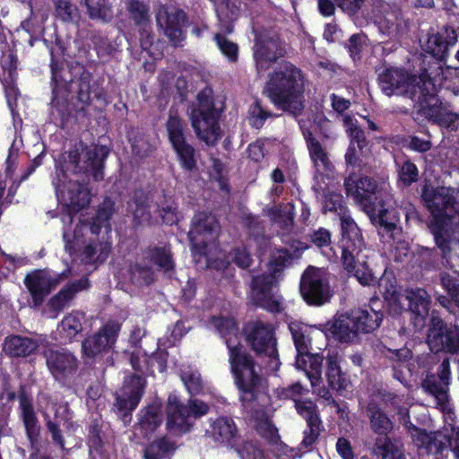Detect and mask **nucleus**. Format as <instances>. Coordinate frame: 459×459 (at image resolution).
Returning a JSON list of instances; mask_svg holds the SVG:
<instances>
[{"label": "nucleus", "mask_w": 459, "mask_h": 459, "mask_svg": "<svg viewBox=\"0 0 459 459\" xmlns=\"http://www.w3.org/2000/svg\"><path fill=\"white\" fill-rule=\"evenodd\" d=\"M212 326L221 333L230 351V363L239 390V398L244 408L250 412L255 421L256 429L263 432L274 429L269 419L273 412L271 398L264 391V379L256 373L254 363L249 356L237 343L238 327L230 317H214Z\"/></svg>", "instance_id": "f257e3e1"}, {"label": "nucleus", "mask_w": 459, "mask_h": 459, "mask_svg": "<svg viewBox=\"0 0 459 459\" xmlns=\"http://www.w3.org/2000/svg\"><path fill=\"white\" fill-rule=\"evenodd\" d=\"M108 152L103 146L89 149L80 144L75 150L61 155L53 184L63 206L78 211L90 204V192L81 181L88 178V173H91L95 180L103 178L102 161Z\"/></svg>", "instance_id": "f03ea898"}, {"label": "nucleus", "mask_w": 459, "mask_h": 459, "mask_svg": "<svg viewBox=\"0 0 459 459\" xmlns=\"http://www.w3.org/2000/svg\"><path fill=\"white\" fill-rule=\"evenodd\" d=\"M379 83L385 95L407 96L418 105L424 115L430 117H437V86L426 71L416 76L401 68H388L379 75Z\"/></svg>", "instance_id": "7ed1b4c3"}, {"label": "nucleus", "mask_w": 459, "mask_h": 459, "mask_svg": "<svg viewBox=\"0 0 459 459\" xmlns=\"http://www.w3.org/2000/svg\"><path fill=\"white\" fill-rule=\"evenodd\" d=\"M114 211V203L106 199L98 210L96 222L76 224L74 230L70 229L74 221L70 212L64 215L62 221L65 224L63 237L65 249L70 254L82 251L86 262L104 261L109 254L110 245L107 241H96V238L100 230V224L107 222Z\"/></svg>", "instance_id": "20e7f679"}, {"label": "nucleus", "mask_w": 459, "mask_h": 459, "mask_svg": "<svg viewBox=\"0 0 459 459\" xmlns=\"http://www.w3.org/2000/svg\"><path fill=\"white\" fill-rule=\"evenodd\" d=\"M383 404L388 410L397 411L399 421L405 427L414 444L424 448L427 453L437 454L441 452L447 445L453 451L455 459H459V428L453 427L450 435L437 431L427 433L415 427L409 417V407L412 404L410 398L405 395H397L386 393L382 395Z\"/></svg>", "instance_id": "39448f33"}, {"label": "nucleus", "mask_w": 459, "mask_h": 459, "mask_svg": "<svg viewBox=\"0 0 459 459\" xmlns=\"http://www.w3.org/2000/svg\"><path fill=\"white\" fill-rule=\"evenodd\" d=\"M267 91L272 102L279 108L297 114L303 108L301 71L289 62L281 64L270 76Z\"/></svg>", "instance_id": "423d86ee"}, {"label": "nucleus", "mask_w": 459, "mask_h": 459, "mask_svg": "<svg viewBox=\"0 0 459 459\" xmlns=\"http://www.w3.org/2000/svg\"><path fill=\"white\" fill-rule=\"evenodd\" d=\"M341 227L342 259L344 268L362 285L373 284L375 278L366 266L364 257L361 255L364 241L359 227L350 216L345 214L341 218Z\"/></svg>", "instance_id": "0eeeda50"}, {"label": "nucleus", "mask_w": 459, "mask_h": 459, "mask_svg": "<svg viewBox=\"0 0 459 459\" xmlns=\"http://www.w3.org/2000/svg\"><path fill=\"white\" fill-rule=\"evenodd\" d=\"M457 192L450 187H431L426 186L422 192V198L426 206L434 217L435 223L432 225V233L438 247L446 255L449 249V233L445 228L446 219L453 216L455 212V200Z\"/></svg>", "instance_id": "6e6552de"}, {"label": "nucleus", "mask_w": 459, "mask_h": 459, "mask_svg": "<svg viewBox=\"0 0 459 459\" xmlns=\"http://www.w3.org/2000/svg\"><path fill=\"white\" fill-rule=\"evenodd\" d=\"M291 256L285 249H277L271 255L267 274L255 275L253 278L251 297L258 306L271 312L281 308L280 298L276 294V282L280 273L290 260Z\"/></svg>", "instance_id": "1a4fd4ad"}, {"label": "nucleus", "mask_w": 459, "mask_h": 459, "mask_svg": "<svg viewBox=\"0 0 459 459\" xmlns=\"http://www.w3.org/2000/svg\"><path fill=\"white\" fill-rule=\"evenodd\" d=\"M379 289L383 293L390 311L399 314L410 310L415 315V325L421 327L429 314L430 297L423 289H410L398 291L395 285L387 278L379 281Z\"/></svg>", "instance_id": "9d476101"}, {"label": "nucleus", "mask_w": 459, "mask_h": 459, "mask_svg": "<svg viewBox=\"0 0 459 459\" xmlns=\"http://www.w3.org/2000/svg\"><path fill=\"white\" fill-rule=\"evenodd\" d=\"M219 232L220 226L214 216L204 212L195 216L188 237L196 263H202L201 259L204 258L207 267L220 268L212 258V251L217 249L216 240Z\"/></svg>", "instance_id": "9b49d317"}, {"label": "nucleus", "mask_w": 459, "mask_h": 459, "mask_svg": "<svg viewBox=\"0 0 459 459\" xmlns=\"http://www.w3.org/2000/svg\"><path fill=\"white\" fill-rule=\"evenodd\" d=\"M192 126L198 138L209 145H213L221 137L218 125L219 113L213 108L209 92L202 91L197 97V105L191 112Z\"/></svg>", "instance_id": "f8f14e48"}, {"label": "nucleus", "mask_w": 459, "mask_h": 459, "mask_svg": "<svg viewBox=\"0 0 459 459\" xmlns=\"http://www.w3.org/2000/svg\"><path fill=\"white\" fill-rule=\"evenodd\" d=\"M297 350L296 367L305 372L313 387L321 382L323 358L309 352L308 327L299 323L289 325Z\"/></svg>", "instance_id": "ddd939ff"}, {"label": "nucleus", "mask_w": 459, "mask_h": 459, "mask_svg": "<svg viewBox=\"0 0 459 459\" xmlns=\"http://www.w3.org/2000/svg\"><path fill=\"white\" fill-rule=\"evenodd\" d=\"M209 411V406L201 400L190 399L187 404L179 403L176 395H169L167 405V429L174 434L190 430L194 421Z\"/></svg>", "instance_id": "4468645a"}, {"label": "nucleus", "mask_w": 459, "mask_h": 459, "mask_svg": "<svg viewBox=\"0 0 459 459\" xmlns=\"http://www.w3.org/2000/svg\"><path fill=\"white\" fill-rule=\"evenodd\" d=\"M371 429L379 435L376 439L373 452L382 459H405L402 446L393 442L386 434L394 428L393 421L375 403H369L367 408Z\"/></svg>", "instance_id": "2eb2a0df"}, {"label": "nucleus", "mask_w": 459, "mask_h": 459, "mask_svg": "<svg viewBox=\"0 0 459 459\" xmlns=\"http://www.w3.org/2000/svg\"><path fill=\"white\" fill-rule=\"evenodd\" d=\"M245 333L252 349L258 354L269 357L272 367L278 368L276 341L272 326L260 321L250 323L246 326Z\"/></svg>", "instance_id": "dca6fc26"}, {"label": "nucleus", "mask_w": 459, "mask_h": 459, "mask_svg": "<svg viewBox=\"0 0 459 459\" xmlns=\"http://www.w3.org/2000/svg\"><path fill=\"white\" fill-rule=\"evenodd\" d=\"M300 293L307 303L315 306L325 304L330 294L326 273L325 270L308 267L300 281Z\"/></svg>", "instance_id": "f3484780"}, {"label": "nucleus", "mask_w": 459, "mask_h": 459, "mask_svg": "<svg viewBox=\"0 0 459 459\" xmlns=\"http://www.w3.org/2000/svg\"><path fill=\"white\" fill-rule=\"evenodd\" d=\"M119 331L120 325L117 322L109 321L97 333L88 336L82 342V352L84 359H98L109 351L117 342Z\"/></svg>", "instance_id": "a211bd4d"}, {"label": "nucleus", "mask_w": 459, "mask_h": 459, "mask_svg": "<svg viewBox=\"0 0 459 459\" xmlns=\"http://www.w3.org/2000/svg\"><path fill=\"white\" fill-rule=\"evenodd\" d=\"M428 343L433 352L446 351L450 353L459 352V328L447 326L437 316L431 319Z\"/></svg>", "instance_id": "6ab92c4d"}, {"label": "nucleus", "mask_w": 459, "mask_h": 459, "mask_svg": "<svg viewBox=\"0 0 459 459\" xmlns=\"http://www.w3.org/2000/svg\"><path fill=\"white\" fill-rule=\"evenodd\" d=\"M167 132L183 168L193 170L195 167V150L186 143L182 121L172 113L167 122Z\"/></svg>", "instance_id": "aec40b11"}, {"label": "nucleus", "mask_w": 459, "mask_h": 459, "mask_svg": "<svg viewBox=\"0 0 459 459\" xmlns=\"http://www.w3.org/2000/svg\"><path fill=\"white\" fill-rule=\"evenodd\" d=\"M286 53L282 43L274 37L261 34L256 37L254 46V59L257 71L265 72L271 65Z\"/></svg>", "instance_id": "412c9836"}, {"label": "nucleus", "mask_w": 459, "mask_h": 459, "mask_svg": "<svg viewBox=\"0 0 459 459\" xmlns=\"http://www.w3.org/2000/svg\"><path fill=\"white\" fill-rule=\"evenodd\" d=\"M156 21L172 44L176 46L183 40L182 28L186 22L183 11L172 6L161 5L158 9Z\"/></svg>", "instance_id": "4be33fe9"}, {"label": "nucleus", "mask_w": 459, "mask_h": 459, "mask_svg": "<svg viewBox=\"0 0 459 459\" xmlns=\"http://www.w3.org/2000/svg\"><path fill=\"white\" fill-rule=\"evenodd\" d=\"M145 386V380L139 375L126 378L123 387L117 394V410L123 413L124 421H127V416L133 411L138 405L143 389Z\"/></svg>", "instance_id": "5701e85b"}, {"label": "nucleus", "mask_w": 459, "mask_h": 459, "mask_svg": "<svg viewBox=\"0 0 459 459\" xmlns=\"http://www.w3.org/2000/svg\"><path fill=\"white\" fill-rule=\"evenodd\" d=\"M61 275L45 270H35L27 274L24 284L28 289L35 306H39L44 298L56 287Z\"/></svg>", "instance_id": "b1692460"}, {"label": "nucleus", "mask_w": 459, "mask_h": 459, "mask_svg": "<svg viewBox=\"0 0 459 459\" xmlns=\"http://www.w3.org/2000/svg\"><path fill=\"white\" fill-rule=\"evenodd\" d=\"M449 379L450 362L448 359H446L439 367L438 377L428 376L422 383V388L436 398L437 404L443 410L448 409Z\"/></svg>", "instance_id": "393cba45"}, {"label": "nucleus", "mask_w": 459, "mask_h": 459, "mask_svg": "<svg viewBox=\"0 0 459 459\" xmlns=\"http://www.w3.org/2000/svg\"><path fill=\"white\" fill-rule=\"evenodd\" d=\"M338 183L339 181L335 176L330 177V179L325 178L323 175L315 176V184L313 187L318 196H321V202L325 212H337L340 210L342 212L343 211L342 195L340 193L333 191L335 185Z\"/></svg>", "instance_id": "a878e982"}, {"label": "nucleus", "mask_w": 459, "mask_h": 459, "mask_svg": "<svg viewBox=\"0 0 459 459\" xmlns=\"http://www.w3.org/2000/svg\"><path fill=\"white\" fill-rule=\"evenodd\" d=\"M300 127L307 140L311 160L316 169V176L323 175L325 178L330 179V177H333L334 173L328 153L320 143L313 136L312 132L305 128V124H300Z\"/></svg>", "instance_id": "bb28decb"}, {"label": "nucleus", "mask_w": 459, "mask_h": 459, "mask_svg": "<svg viewBox=\"0 0 459 459\" xmlns=\"http://www.w3.org/2000/svg\"><path fill=\"white\" fill-rule=\"evenodd\" d=\"M46 357L48 368L56 379H64L77 368L76 358L67 351H49Z\"/></svg>", "instance_id": "cd10ccee"}, {"label": "nucleus", "mask_w": 459, "mask_h": 459, "mask_svg": "<svg viewBox=\"0 0 459 459\" xmlns=\"http://www.w3.org/2000/svg\"><path fill=\"white\" fill-rule=\"evenodd\" d=\"M378 212V222H379V235L385 239V241L392 240L395 249H398V245H401V248L404 250L403 255L407 254V245L401 242L402 230L397 226L398 217L394 212H389L386 209H380Z\"/></svg>", "instance_id": "c85d7f7f"}, {"label": "nucleus", "mask_w": 459, "mask_h": 459, "mask_svg": "<svg viewBox=\"0 0 459 459\" xmlns=\"http://www.w3.org/2000/svg\"><path fill=\"white\" fill-rule=\"evenodd\" d=\"M456 32L454 29L444 28L429 37L426 51L437 59L444 60L448 56V48L455 44Z\"/></svg>", "instance_id": "c756f323"}, {"label": "nucleus", "mask_w": 459, "mask_h": 459, "mask_svg": "<svg viewBox=\"0 0 459 459\" xmlns=\"http://www.w3.org/2000/svg\"><path fill=\"white\" fill-rule=\"evenodd\" d=\"M342 357L337 352L328 353L326 357L325 376L329 385L335 390H345L350 385V379L342 369Z\"/></svg>", "instance_id": "7c9ffc66"}, {"label": "nucleus", "mask_w": 459, "mask_h": 459, "mask_svg": "<svg viewBox=\"0 0 459 459\" xmlns=\"http://www.w3.org/2000/svg\"><path fill=\"white\" fill-rule=\"evenodd\" d=\"M161 423V403L154 402L138 414V423L135 433L148 437Z\"/></svg>", "instance_id": "2f4dec72"}, {"label": "nucleus", "mask_w": 459, "mask_h": 459, "mask_svg": "<svg viewBox=\"0 0 459 459\" xmlns=\"http://www.w3.org/2000/svg\"><path fill=\"white\" fill-rule=\"evenodd\" d=\"M350 314L359 333L375 331L382 321V314L371 307L353 309Z\"/></svg>", "instance_id": "473e14b6"}, {"label": "nucleus", "mask_w": 459, "mask_h": 459, "mask_svg": "<svg viewBox=\"0 0 459 459\" xmlns=\"http://www.w3.org/2000/svg\"><path fill=\"white\" fill-rule=\"evenodd\" d=\"M331 332L342 342H354L359 334L350 313L335 318L331 325Z\"/></svg>", "instance_id": "72a5a7b5"}, {"label": "nucleus", "mask_w": 459, "mask_h": 459, "mask_svg": "<svg viewBox=\"0 0 459 459\" xmlns=\"http://www.w3.org/2000/svg\"><path fill=\"white\" fill-rule=\"evenodd\" d=\"M344 186L348 195L361 200L368 199L377 192L376 182L368 177L360 178L358 180L354 176H349L344 180Z\"/></svg>", "instance_id": "f704fd0d"}, {"label": "nucleus", "mask_w": 459, "mask_h": 459, "mask_svg": "<svg viewBox=\"0 0 459 459\" xmlns=\"http://www.w3.org/2000/svg\"><path fill=\"white\" fill-rule=\"evenodd\" d=\"M89 281L87 278H82L62 289L56 296H54L50 301L49 306L55 311H60L64 309L67 304L74 299V295L87 289Z\"/></svg>", "instance_id": "c9c22d12"}, {"label": "nucleus", "mask_w": 459, "mask_h": 459, "mask_svg": "<svg viewBox=\"0 0 459 459\" xmlns=\"http://www.w3.org/2000/svg\"><path fill=\"white\" fill-rule=\"evenodd\" d=\"M38 349L36 341L21 336L7 338L4 344V351L13 357H26Z\"/></svg>", "instance_id": "e433bc0d"}, {"label": "nucleus", "mask_w": 459, "mask_h": 459, "mask_svg": "<svg viewBox=\"0 0 459 459\" xmlns=\"http://www.w3.org/2000/svg\"><path fill=\"white\" fill-rule=\"evenodd\" d=\"M20 408L27 435L31 442L37 438L39 431L37 417L30 401L24 395L20 397Z\"/></svg>", "instance_id": "4c0bfd02"}, {"label": "nucleus", "mask_w": 459, "mask_h": 459, "mask_svg": "<svg viewBox=\"0 0 459 459\" xmlns=\"http://www.w3.org/2000/svg\"><path fill=\"white\" fill-rule=\"evenodd\" d=\"M84 315L80 312H73L66 316L58 327V333L65 341L73 340L82 330Z\"/></svg>", "instance_id": "58836bf2"}, {"label": "nucleus", "mask_w": 459, "mask_h": 459, "mask_svg": "<svg viewBox=\"0 0 459 459\" xmlns=\"http://www.w3.org/2000/svg\"><path fill=\"white\" fill-rule=\"evenodd\" d=\"M87 7L91 19L107 22L112 18V4L110 0H82Z\"/></svg>", "instance_id": "ea45409f"}, {"label": "nucleus", "mask_w": 459, "mask_h": 459, "mask_svg": "<svg viewBox=\"0 0 459 459\" xmlns=\"http://www.w3.org/2000/svg\"><path fill=\"white\" fill-rule=\"evenodd\" d=\"M210 432L215 440L227 441L235 435L236 426L232 420L221 417L212 424Z\"/></svg>", "instance_id": "a19ab883"}, {"label": "nucleus", "mask_w": 459, "mask_h": 459, "mask_svg": "<svg viewBox=\"0 0 459 459\" xmlns=\"http://www.w3.org/2000/svg\"><path fill=\"white\" fill-rule=\"evenodd\" d=\"M181 380L191 394H197L201 393L204 388V383L200 374L192 368H186L182 370Z\"/></svg>", "instance_id": "79ce46f5"}, {"label": "nucleus", "mask_w": 459, "mask_h": 459, "mask_svg": "<svg viewBox=\"0 0 459 459\" xmlns=\"http://www.w3.org/2000/svg\"><path fill=\"white\" fill-rule=\"evenodd\" d=\"M342 121L345 131L350 136L351 140L355 139L357 141L359 149L364 152L363 149L366 147V138L364 132L359 128L358 125V121L350 115H344Z\"/></svg>", "instance_id": "37998d69"}, {"label": "nucleus", "mask_w": 459, "mask_h": 459, "mask_svg": "<svg viewBox=\"0 0 459 459\" xmlns=\"http://www.w3.org/2000/svg\"><path fill=\"white\" fill-rule=\"evenodd\" d=\"M151 257L154 264L165 273H168L174 268V262L172 260L170 250L166 247L154 248L152 251Z\"/></svg>", "instance_id": "c03bdc74"}, {"label": "nucleus", "mask_w": 459, "mask_h": 459, "mask_svg": "<svg viewBox=\"0 0 459 459\" xmlns=\"http://www.w3.org/2000/svg\"><path fill=\"white\" fill-rule=\"evenodd\" d=\"M156 360L155 356L147 357V354L140 348H135L132 351L130 361L132 367L139 371H148L149 368L152 367L153 361Z\"/></svg>", "instance_id": "a18cd8bd"}, {"label": "nucleus", "mask_w": 459, "mask_h": 459, "mask_svg": "<svg viewBox=\"0 0 459 459\" xmlns=\"http://www.w3.org/2000/svg\"><path fill=\"white\" fill-rule=\"evenodd\" d=\"M56 15L64 22H72L77 15V9L70 0H52Z\"/></svg>", "instance_id": "49530a36"}, {"label": "nucleus", "mask_w": 459, "mask_h": 459, "mask_svg": "<svg viewBox=\"0 0 459 459\" xmlns=\"http://www.w3.org/2000/svg\"><path fill=\"white\" fill-rule=\"evenodd\" d=\"M174 449V445L167 439H160L152 443L144 453L145 459H159V457Z\"/></svg>", "instance_id": "de8ad7c7"}, {"label": "nucleus", "mask_w": 459, "mask_h": 459, "mask_svg": "<svg viewBox=\"0 0 459 459\" xmlns=\"http://www.w3.org/2000/svg\"><path fill=\"white\" fill-rule=\"evenodd\" d=\"M270 116L269 113H267L260 105L258 101H255L254 104H252L249 108L248 111V121L249 124L255 127L259 128L261 127L265 119Z\"/></svg>", "instance_id": "09e8293b"}, {"label": "nucleus", "mask_w": 459, "mask_h": 459, "mask_svg": "<svg viewBox=\"0 0 459 459\" xmlns=\"http://www.w3.org/2000/svg\"><path fill=\"white\" fill-rule=\"evenodd\" d=\"M294 218V206L288 203L281 206H276L273 211V220L277 222L288 226L291 224Z\"/></svg>", "instance_id": "8fccbe9b"}, {"label": "nucleus", "mask_w": 459, "mask_h": 459, "mask_svg": "<svg viewBox=\"0 0 459 459\" xmlns=\"http://www.w3.org/2000/svg\"><path fill=\"white\" fill-rule=\"evenodd\" d=\"M215 40L218 48L221 53L226 56L230 61H235L238 56V46L230 41L226 37L221 34L215 35Z\"/></svg>", "instance_id": "3c124183"}, {"label": "nucleus", "mask_w": 459, "mask_h": 459, "mask_svg": "<svg viewBox=\"0 0 459 459\" xmlns=\"http://www.w3.org/2000/svg\"><path fill=\"white\" fill-rule=\"evenodd\" d=\"M128 12L136 22H142L148 17V8L139 0H125Z\"/></svg>", "instance_id": "603ef678"}, {"label": "nucleus", "mask_w": 459, "mask_h": 459, "mask_svg": "<svg viewBox=\"0 0 459 459\" xmlns=\"http://www.w3.org/2000/svg\"><path fill=\"white\" fill-rule=\"evenodd\" d=\"M441 283L459 307V284L455 278L447 273H444L441 274Z\"/></svg>", "instance_id": "864d4df0"}, {"label": "nucleus", "mask_w": 459, "mask_h": 459, "mask_svg": "<svg viewBox=\"0 0 459 459\" xmlns=\"http://www.w3.org/2000/svg\"><path fill=\"white\" fill-rule=\"evenodd\" d=\"M364 152H362L358 145L357 141L355 139H351L350 142V145L345 153V160L347 164L353 165L357 161L359 160L360 157H366L369 152V148L368 146V143L366 142V147L363 149Z\"/></svg>", "instance_id": "5fc2aeb1"}, {"label": "nucleus", "mask_w": 459, "mask_h": 459, "mask_svg": "<svg viewBox=\"0 0 459 459\" xmlns=\"http://www.w3.org/2000/svg\"><path fill=\"white\" fill-rule=\"evenodd\" d=\"M295 404L299 414H300L307 422H308L309 420L319 419L314 403L310 401H296Z\"/></svg>", "instance_id": "6e6d98bb"}, {"label": "nucleus", "mask_w": 459, "mask_h": 459, "mask_svg": "<svg viewBox=\"0 0 459 459\" xmlns=\"http://www.w3.org/2000/svg\"><path fill=\"white\" fill-rule=\"evenodd\" d=\"M400 179L406 185H410L417 180L418 169L417 167L410 162L405 161L400 169Z\"/></svg>", "instance_id": "4d7b16f0"}, {"label": "nucleus", "mask_w": 459, "mask_h": 459, "mask_svg": "<svg viewBox=\"0 0 459 459\" xmlns=\"http://www.w3.org/2000/svg\"><path fill=\"white\" fill-rule=\"evenodd\" d=\"M242 459H263V452L254 443L247 442L238 451Z\"/></svg>", "instance_id": "13d9d810"}, {"label": "nucleus", "mask_w": 459, "mask_h": 459, "mask_svg": "<svg viewBox=\"0 0 459 459\" xmlns=\"http://www.w3.org/2000/svg\"><path fill=\"white\" fill-rule=\"evenodd\" d=\"M340 9L349 14L356 13L365 0H334Z\"/></svg>", "instance_id": "bf43d9fd"}, {"label": "nucleus", "mask_w": 459, "mask_h": 459, "mask_svg": "<svg viewBox=\"0 0 459 459\" xmlns=\"http://www.w3.org/2000/svg\"><path fill=\"white\" fill-rule=\"evenodd\" d=\"M312 242L318 247H328L331 243V234L325 229H319L312 235Z\"/></svg>", "instance_id": "052dcab7"}, {"label": "nucleus", "mask_w": 459, "mask_h": 459, "mask_svg": "<svg viewBox=\"0 0 459 459\" xmlns=\"http://www.w3.org/2000/svg\"><path fill=\"white\" fill-rule=\"evenodd\" d=\"M160 217L162 221L167 224H174L178 221V215L177 212V208L173 204H168L165 207H162L160 210Z\"/></svg>", "instance_id": "680f3d73"}, {"label": "nucleus", "mask_w": 459, "mask_h": 459, "mask_svg": "<svg viewBox=\"0 0 459 459\" xmlns=\"http://www.w3.org/2000/svg\"><path fill=\"white\" fill-rule=\"evenodd\" d=\"M133 277L135 280L143 281V282L149 284L153 281V272L150 268H145L141 265H136L133 269Z\"/></svg>", "instance_id": "e2e57ef3"}, {"label": "nucleus", "mask_w": 459, "mask_h": 459, "mask_svg": "<svg viewBox=\"0 0 459 459\" xmlns=\"http://www.w3.org/2000/svg\"><path fill=\"white\" fill-rule=\"evenodd\" d=\"M336 449L342 459H353V453L350 442L342 437L336 443Z\"/></svg>", "instance_id": "0e129e2a"}, {"label": "nucleus", "mask_w": 459, "mask_h": 459, "mask_svg": "<svg viewBox=\"0 0 459 459\" xmlns=\"http://www.w3.org/2000/svg\"><path fill=\"white\" fill-rule=\"evenodd\" d=\"M303 392V387L299 383H296L288 388L281 389L280 396L284 399H292L295 402L298 401L297 398Z\"/></svg>", "instance_id": "69168bd1"}, {"label": "nucleus", "mask_w": 459, "mask_h": 459, "mask_svg": "<svg viewBox=\"0 0 459 459\" xmlns=\"http://www.w3.org/2000/svg\"><path fill=\"white\" fill-rule=\"evenodd\" d=\"M248 156L251 160L255 161H259L264 158V143L260 141L255 142L249 144L248 149Z\"/></svg>", "instance_id": "338daca9"}, {"label": "nucleus", "mask_w": 459, "mask_h": 459, "mask_svg": "<svg viewBox=\"0 0 459 459\" xmlns=\"http://www.w3.org/2000/svg\"><path fill=\"white\" fill-rule=\"evenodd\" d=\"M18 166V154L13 151H10V153L6 159V167H5V177L9 178H13L14 175V171Z\"/></svg>", "instance_id": "774afa93"}]
</instances>
